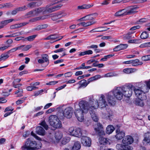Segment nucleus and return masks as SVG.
<instances>
[{
	"label": "nucleus",
	"instance_id": "62",
	"mask_svg": "<svg viewBox=\"0 0 150 150\" xmlns=\"http://www.w3.org/2000/svg\"><path fill=\"white\" fill-rule=\"evenodd\" d=\"M77 25L79 26L81 25H82L83 27H88L87 25V23H86V21L81 22V23L78 24H77Z\"/></svg>",
	"mask_w": 150,
	"mask_h": 150
},
{
	"label": "nucleus",
	"instance_id": "48",
	"mask_svg": "<svg viewBox=\"0 0 150 150\" xmlns=\"http://www.w3.org/2000/svg\"><path fill=\"white\" fill-rule=\"evenodd\" d=\"M141 94L140 95V97H138L139 98L141 99L142 100H145L146 98V96L145 93L143 91Z\"/></svg>",
	"mask_w": 150,
	"mask_h": 150
},
{
	"label": "nucleus",
	"instance_id": "7",
	"mask_svg": "<svg viewBox=\"0 0 150 150\" xmlns=\"http://www.w3.org/2000/svg\"><path fill=\"white\" fill-rule=\"evenodd\" d=\"M84 134L85 136H82V138L81 139V143L85 146L90 147L91 145V140L90 138L86 136V132Z\"/></svg>",
	"mask_w": 150,
	"mask_h": 150
},
{
	"label": "nucleus",
	"instance_id": "33",
	"mask_svg": "<svg viewBox=\"0 0 150 150\" xmlns=\"http://www.w3.org/2000/svg\"><path fill=\"white\" fill-rule=\"evenodd\" d=\"M79 83L80 85L79 88H81L83 87H86L89 83L88 82H86V80L83 79L79 81Z\"/></svg>",
	"mask_w": 150,
	"mask_h": 150
},
{
	"label": "nucleus",
	"instance_id": "30",
	"mask_svg": "<svg viewBox=\"0 0 150 150\" xmlns=\"http://www.w3.org/2000/svg\"><path fill=\"white\" fill-rule=\"evenodd\" d=\"M143 140L148 143L150 142V133H145Z\"/></svg>",
	"mask_w": 150,
	"mask_h": 150
},
{
	"label": "nucleus",
	"instance_id": "59",
	"mask_svg": "<svg viewBox=\"0 0 150 150\" xmlns=\"http://www.w3.org/2000/svg\"><path fill=\"white\" fill-rule=\"evenodd\" d=\"M115 76L114 73L112 72H109L104 75L105 77H111Z\"/></svg>",
	"mask_w": 150,
	"mask_h": 150
},
{
	"label": "nucleus",
	"instance_id": "25",
	"mask_svg": "<svg viewBox=\"0 0 150 150\" xmlns=\"http://www.w3.org/2000/svg\"><path fill=\"white\" fill-rule=\"evenodd\" d=\"M99 142L102 144L106 145L110 144L109 140L108 139L104 137H101L99 139Z\"/></svg>",
	"mask_w": 150,
	"mask_h": 150
},
{
	"label": "nucleus",
	"instance_id": "11",
	"mask_svg": "<svg viewBox=\"0 0 150 150\" xmlns=\"http://www.w3.org/2000/svg\"><path fill=\"white\" fill-rule=\"evenodd\" d=\"M72 109L70 107L67 108L64 110L63 113L64 116L67 118H70L71 117L72 114Z\"/></svg>",
	"mask_w": 150,
	"mask_h": 150
},
{
	"label": "nucleus",
	"instance_id": "43",
	"mask_svg": "<svg viewBox=\"0 0 150 150\" xmlns=\"http://www.w3.org/2000/svg\"><path fill=\"white\" fill-rule=\"evenodd\" d=\"M37 36V35H32L26 38V39L29 41H33L36 37Z\"/></svg>",
	"mask_w": 150,
	"mask_h": 150
},
{
	"label": "nucleus",
	"instance_id": "54",
	"mask_svg": "<svg viewBox=\"0 0 150 150\" xmlns=\"http://www.w3.org/2000/svg\"><path fill=\"white\" fill-rule=\"evenodd\" d=\"M74 130L75 129H74V127H71L69 128L68 132L71 135L73 136Z\"/></svg>",
	"mask_w": 150,
	"mask_h": 150
},
{
	"label": "nucleus",
	"instance_id": "10",
	"mask_svg": "<svg viewBox=\"0 0 150 150\" xmlns=\"http://www.w3.org/2000/svg\"><path fill=\"white\" fill-rule=\"evenodd\" d=\"M138 7L136 6H131L126 7L125 10L126 13L125 14L130 15L135 13L137 12Z\"/></svg>",
	"mask_w": 150,
	"mask_h": 150
},
{
	"label": "nucleus",
	"instance_id": "50",
	"mask_svg": "<svg viewBox=\"0 0 150 150\" xmlns=\"http://www.w3.org/2000/svg\"><path fill=\"white\" fill-rule=\"evenodd\" d=\"M16 8V10L18 11H23L27 9V7L25 6H23L20 7H17Z\"/></svg>",
	"mask_w": 150,
	"mask_h": 150
},
{
	"label": "nucleus",
	"instance_id": "35",
	"mask_svg": "<svg viewBox=\"0 0 150 150\" xmlns=\"http://www.w3.org/2000/svg\"><path fill=\"white\" fill-rule=\"evenodd\" d=\"M143 64L141 62H140L139 60L136 59L134 60H132V64L133 66H136L139 65H142Z\"/></svg>",
	"mask_w": 150,
	"mask_h": 150
},
{
	"label": "nucleus",
	"instance_id": "45",
	"mask_svg": "<svg viewBox=\"0 0 150 150\" xmlns=\"http://www.w3.org/2000/svg\"><path fill=\"white\" fill-rule=\"evenodd\" d=\"M21 80V79H15L12 82L13 86L14 87H16L15 86L16 85L19 83Z\"/></svg>",
	"mask_w": 150,
	"mask_h": 150
},
{
	"label": "nucleus",
	"instance_id": "6",
	"mask_svg": "<svg viewBox=\"0 0 150 150\" xmlns=\"http://www.w3.org/2000/svg\"><path fill=\"white\" fill-rule=\"evenodd\" d=\"M123 96L127 98L130 97L132 93V89L134 88L133 86L131 85V87L129 88L127 86H123L121 87Z\"/></svg>",
	"mask_w": 150,
	"mask_h": 150
},
{
	"label": "nucleus",
	"instance_id": "51",
	"mask_svg": "<svg viewBox=\"0 0 150 150\" xmlns=\"http://www.w3.org/2000/svg\"><path fill=\"white\" fill-rule=\"evenodd\" d=\"M40 125L43 127L46 130L48 129V126L47 125L45 122V121H42L40 123Z\"/></svg>",
	"mask_w": 150,
	"mask_h": 150
},
{
	"label": "nucleus",
	"instance_id": "2",
	"mask_svg": "<svg viewBox=\"0 0 150 150\" xmlns=\"http://www.w3.org/2000/svg\"><path fill=\"white\" fill-rule=\"evenodd\" d=\"M88 98H89V103L91 106L90 109L93 108L94 109H96L98 108V106L100 107L101 108H103L108 106L105 96L103 95H101L98 103L97 100H94L93 96H90L88 97Z\"/></svg>",
	"mask_w": 150,
	"mask_h": 150
},
{
	"label": "nucleus",
	"instance_id": "37",
	"mask_svg": "<svg viewBox=\"0 0 150 150\" xmlns=\"http://www.w3.org/2000/svg\"><path fill=\"white\" fill-rule=\"evenodd\" d=\"M62 137V134L60 132H57L55 133V137L56 140L59 141Z\"/></svg>",
	"mask_w": 150,
	"mask_h": 150
},
{
	"label": "nucleus",
	"instance_id": "12",
	"mask_svg": "<svg viewBox=\"0 0 150 150\" xmlns=\"http://www.w3.org/2000/svg\"><path fill=\"white\" fill-rule=\"evenodd\" d=\"M65 15L62 11L59 12L52 14L51 16V19L53 21H56L64 17Z\"/></svg>",
	"mask_w": 150,
	"mask_h": 150
},
{
	"label": "nucleus",
	"instance_id": "39",
	"mask_svg": "<svg viewBox=\"0 0 150 150\" xmlns=\"http://www.w3.org/2000/svg\"><path fill=\"white\" fill-rule=\"evenodd\" d=\"M42 59L44 60V62H47V64L49 63V56L47 54H43L41 55Z\"/></svg>",
	"mask_w": 150,
	"mask_h": 150
},
{
	"label": "nucleus",
	"instance_id": "18",
	"mask_svg": "<svg viewBox=\"0 0 150 150\" xmlns=\"http://www.w3.org/2000/svg\"><path fill=\"white\" fill-rule=\"evenodd\" d=\"M116 133L115 136L117 140H120L123 138L125 136V133L124 132L120 131L119 129H117L116 131Z\"/></svg>",
	"mask_w": 150,
	"mask_h": 150
},
{
	"label": "nucleus",
	"instance_id": "20",
	"mask_svg": "<svg viewBox=\"0 0 150 150\" xmlns=\"http://www.w3.org/2000/svg\"><path fill=\"white\" fill-rule=\"evenodd\" d=\"M127 47V45L126 44H121L115 47L113 49L114 51H118L121 50H124Z\"/></svg>",
	"mask_w": 150,
	"mask_h": 150
},
{
	"label": "nucleus",
	"instance_id": "29",
	"mask_svg": "<svg viewBox=\"0 0 150 150\" xmlns=\"http://www.w3.org/2000/svg\"><path fill=\"white\" fill-rule=\"evenodd\" d=\"M137 70L134 68H127L123 69V72L126 74H130L134 72Z\"/></svg>",
	"mask_w": 150,
	"mask_h": 150
},
{
	"label": "nucleus",
	"instance_id": "4",
	"mask_svg": "<svg viewBox=\"0 0 150 150\" xmlns=\"http://www.w3.org/2000/svg\"><path fill=\"white\" fill-rule=\"evenodd\" d=\"M48 121L50 125L54 128H60L62 127L61 122L56 115H51L49 117Z\"/></svg>",
	"mask_w": 150,
	"mask_h": 150
},
{
	"label": "nucleus",
	"instance_id": "21",
	"mask_svg": "<svg viewBox=\"0 0 150 150\" xmlns=\"http://www.w3.org/2000/svg\"><path fill=\"white\" fill-rule=\"evenodd\" d=\"M41 4H38L37 2H32L28 4L26 7L30 8H33L40 6Z\"/></svg>",
	"mask_w": 150,
	"mask_h": 150
},
{
	"label": "nucleus",
	"instance_id": "60",
	"mask_svg": "<svg viewBox=\"0 0 150 150\" xmlns=\"http://www.w3.org/2000/svg\"><path fill=\"white\" fill-rule=\"evenodd\" d=\"M16 50H17L16 47H14L8 51L7 53L8 54H9L11 53L14 52Z\"/></svg>",
	"mask_w": 150,
	"mask_h": 150
},
{
	"label": "nucleus",
	"instance_id": "14",
	"mask_svg": "<svg viewBox=\"0 0 150 150\" xmlns=\"http://www.w3.org/2000/svg\"><path fill=\"white\" fill-rule=\"evenodd\" d=\"M63 5L62 4H58L57 5L50 7L48 8L46 7V11L49 13H51L54 12L55 11L59 9L61 6H62Z\"/></svg>",
	"mask_w": 150,
	"mask_h": 150
},
{
	"label": "nucleus",
	"instance_id": "63",
	"mask_svg": "<svg viewBox=\"0 0 150 150\" xmlns=\"http://www.w3.org/2000/svg\"><path fill=\"white\" fill-rule=\"evenodd\" d=\"M13 110V108L11 107H7L5 109L4 112H5L6 111H11L12 112Z\"/></svg>",
	"mask_w": 150,
	"mask_h": 150
},
{
	"label": "nucleus",
	"instance_id": "27",
	"mask_svg": "<svg viewBox=\"0 0 150 150\" xmlns=\"http://www.w3.org/2000/svg\"><path fill=\"white\" fill-rule=\"evenodd\" d=\"M144 100L138 98L137 99H136L135 100V104L136 105L140 106H143L144 105Z\"/></svg>",
	"mask_w": 150,
	"mask_h": 150
},
{
	"label": "nucleus",
	"instance_id": "28",
	"mask_svg": "<svg viewBox=\"0 0 150 150\" xmlns=\"http://www.w3.org/2000/svg\"><path fill=\"white\" fill-rule=\"evenodd\" d=\"M132 33H129L126 34L124 35H123V38L124 40H129L130 39H132L134 38L135 35L133 36Z\"/></svg>",
	"mask_w": 150,
	"mask_h": 150
},
{
	"label": "nucleus",
	"instance_id": "34",
	"mask_svg": "<svg viewBox=\"0 0 150 150\" xmlns=\"http://www.w3.org/2000/svg\"><path fill=\"white\" fill-rule=\"evenodd\" d=\"M125 10V9H124L117 11L115 13V16H118L127 15V14H125L126 13V11H125V12H123Z\"/></svg>",
	"mask_w": 150,
	"mask_h": 150
},
{
	"label": "nucleus",
	"instance_id": "3",
	"mask_svg": "<svg viewBox=\"0 0 150 150\" xmlns=\"http://www.w3.org/2000/svg\"><path fill=\"white\" fill-rule=\"evenodd\" d=\"M41 144L33 141L30 139H28L24 144L22 146V150H32L33 149H39L41 147Z\"/></svg>",
	"mask_w": 150,
	"mask_h": 150
},
{
	"label": "nucleus",
	"instance_id": "40",
	"mask_svg": "<svg viewBox=\"0 0 150 150\" xmlns=\"http://www.w3.org/2000/svg\"><path fill=\"white\" fill-rule=\"evenodd\" d=\"M148 37L149 34L146 31L142 32L140 35L141 38L143 39L147 38Z\"/></svg>",
	"mask_w": 150,
	"mask_h": 150
},
{
	"label": "nucleus",
	"instance_id": "41",
	"mask_svg": "<svg viewBox=\"0 0 150 150\" xmlns=\"http://www.w3.org/2000/svg\"><path fill=\"white\" fill-rule=\"evenodd\" d=\"M9 56L8 54H2L1 55L0 58V61H5L7 58L9 57Z\"/></svg>",
	"mask_w": 150,
	"mask_h": 150
},
{
	"label": "nucleus",
	"instance_id": "13",
	"mask_svg": "<svg viewBox=\"0 0 150 150\" xmlns=\"http://www.w3.org/2000/svg\"><path fill=\"white\" fill-rule=\"evenodd\" d=\"M86 132L85 131H82L79 128H77L74 130L73 136L77 137L84 136V133Z\"/></svg>",
	"mask_w": 150,
	"mask_h": 150
},
{
	"label": "nucleus",
	"instance_id": "61",
	"mask_svg": "<svg viewBox=\"0 0 150 150\" xmlns=\"http://www.w3.org/2000/svg\"><path fill=\"white\" fill-rule=\"evenodd\" d=\"M139 40H129L128 42L129 43H138Z\"/></svg>",
	"mask_w": 150,
	"mask_h": 150
},
{
	"label": "nucleus",
	"instance_id": "32",
	"mask_svg": "<svg viewBox=\"0 0 150 150\" xmlns=\"http://www.w3.org/2000/svg\"><path fill=\"white\" fill-rule=\"evenodd\" d=\"M114 130V128L111 125H108L106 128V133L108 134H110L112 133Z\"/></svg>",
	"mask_w": 150,
	"mask_h": 150
},
{
	"label": "nucleus",
	"instance_id": "9",
	"mask_svg": "<svg viewBox=\"0 0 150 150\" xmlns=\"http://www.w3.org/2000/svg\"><path fill=\"white\" fill-rule=\"evenodd\" d=\"M97 127L94 128V130L100 136L105 135V132L103 130V127L100 123H97Z\"/></svg>",
	"mask_w": 150,
	"mask_h": 150
},
{
	"label": "nucleus",
	"instance_id": "22",
	"mask_svg": "<svg viewBox=\"0 0 150 150\" xmlns=\"http://www.w3.org/2000/svg\"><path fill=\"white\" fill-rule=\"evenodd\" d=\"M36 132L39 135H44L45 134V131L42 127L38 126L36 129Z\"/></svg>",
	"mask_w": 150,
	"mask_h": 150
},
{
	"label": "nucleus",
	"instance_id": "36",
	"mask_svg": "<svg viewBox=\"0 0 150 150\" xmlns=\"http://www.w3.org/2000/svg\"><path fill=\"white\" fill-rule=\"evenodd\" d=\"M100 78V76L99 75H96L93 76L88 80V82L89 83L91 82L96 80Z\"/></svg>",
	"mask_w": 150,
	"mask_h": 150
},
{
	"label": "nucleus",
	"instance_id": "16",
	"mask_svg": "<svg viewBox=\"0 0 150 150\" xmlns=\"http://www.w3.org/2000/svg\"><path fill=\"white\" fill-rule=\"evenodd\" d=\"M90 107L91 106L90 105L88 110L89 111V113L91 115V117L94 121L96 122H97L98 120V118L95 112L94 111V110L95 109L93 108L90 109Z\"/></svg>",
	"mask_w": 150,
	"mask_h": 150
},
{
	"label": "nucleus",
	"instance_id": "47",
	"mask_svg": "<svg viewBox=\"0 0 150 150\" xmlns=\"http://www.w3.org/2000/svg\"><path fill=\"white\" fill-rule=\"evenodd\" d=\"M37 88H38V87L33 85L28 86L26 88V89L28 91H31Z\"/></svg>",
	"mask_w": 150,
	"mask_h": 150
},
{
	"label": "nucleus",
	"instance_id": "19",
	"mask_svg": "<svg viewBox=\"0 0 150 150\" xmlns=\"http://www.w3.org/2000/svg\"><path fill=\"white\" fill-rule=\"evenodd\" d=\"M34 11L35 15L37 16L42 13L46 12V7H39L34 10Z\"/></svg>",
	"mask_w": 150,
	"mask_h": 150
},
{
	"label": "nucleus",
	"instance_id": "23",
	"mask_svg": "<svg viewBox=\"0 0 150 150\" xmlns=\"http://www.w3.org/2000/svg\"><path fill=\"white\" fill-rule=\"evenodd\" d=\"M94 19L92 14L87 15L79 19L81 21H93Z\"/></svg>",
	"mask_w": 150,
	"mask_h": 150
},
{
	"label": "nucleus",
	"instance_id": "5",
	"mask_svg": "<svg viewBox=\"0 0 150 150\" xmlns=\"http://www.w3.org/2000/svg\"><path fill=\"white\" fill-rule=\"evenodd\" d=\"M122 89L121 87H117L112 91L113 93V95L116 99L120 100L122 98L123 94Z\"/></svg>",
	"mask_w": 150,
	"mask_h": 150
},
{
	"label": "nucleus",
	"instance_id": "46",
	"mask_svg": "<svg viewBox=\"0 0 150 150\" xmlns=\"http://www.w3.org/2000/svg\"><path fill=\"white\" fill-rule=\"evenodd\" d=\"M23 51H25L28 50L31 48L32 47V45H23Z\"/></svg>",
	"mask_w": 150,
	"mask_h": 150
},
{
	"label": "nucleus",
	"instance_id": "57",
	"mask_svg": "<svg viewBox=\"0 0 150 150\" xmlns=\"http://www.w3.org/2000/svg\"><path fill=\"white\" fill-rule=\"evenodd\" d=\"M150 47V42L145 43L140 45V47Z\"/></svg>",
	"mask_w": 150,
	"mask_h": 150
},
{
	"label": "nucleus",
	"instance_id": "8",
	"mask_svg": "<svg viewBox=\"0 0 150 150\" xmlns=\"http://www.w3.org/2000/svg\"><path fill=\"white\" fill-rule=\"evenodd\" d=\"M112 95H113L112 92H110L107 94V98L108 103L112 105H114L115 103L116 98Z\"/></svg>",
	"mask_w": 150,
	"mask_h": 150
},
{
	"label": "nucleus",
	"instance_id": "58",
	"mask_svg": "<svg viewBox=\"0 0 150 150\" xmlns=\"http://www.w3.org/2000/svg\"><path fill=\"white\" fill-rule=\"evenodd\" d=\"M34 11V10H33L32 11H31L28 12L27 14V15L29 16V17H33L35 16V15Z\"/></svg>",
	"mask_w": 150,
	"mask_h": 150
},
{
	"label": "nucleus",
	"instance_id": "24",
	"mask_svg": "<svg viewBox=\"0 0 150 150\" xmlns=\"http://www.w3.org/2000/svg\"><path fill=\"white\" fill-rule=\"evenodd\" d=\"M81 147L80 142L79 141L75 142L74 145L72 147L71 150H79Z\"/></svg>",
	"mask_w": 150,
	"mask_h": 150
},
{
	"label": "nucleus",
	"instance_id": "56",
	"mask_svg": "<svg viewBox=\"0 0 150 150\" xmlns=\"http://www.w3.org/2000/svg\"><path fill=\"white\" fill-rule=\"evenodd\" d=\"M87 26H89L92 25L94 24L96 22L94 21H86Z\"/></svg>",
	"mask_w": 150,
	"mask_h": 150
},
{
	"label": "nucleus",
	"instance_id": "53",
	"mask_svg": "<svg viewBox=\"0 0 150 150\" xmlns=\"http://www.w3.org/2000/svg\"><path fill=\"white\" fill-rule=\"evenodd\" d=\"M43 91L44 90L43 89L35 91L34 92V96H37L40 95H41Z\"/></svg>",
	"mask_w": 150,
	"mask_h": 150
},
{
	"label": "nucleus",
	"instance_id": "15",
	"mask_svg": "<svg viewBox=\"0 0 150 150\" xmlns=\"http://www.w3.org/2000/svg\"><path fill=\"white\" fill-rule=\"evenodd\" d=\"M134 139L132 137L130 136H126L122 140L123 144H130L132 143Z\"/></svg>",
	"mask_w": 150,
	"mask_h": 150
},
{
	"label": "nucleus",
	"instance_id": "31",
	"mask_svg": "<svg viewBox=\"0 0 150 150\" xmlns=\"http://www.w3.org/2000/svg\"><path fill=\"white\" fill-rule=\"evenodd\" d=\"M14 20L13 19H10L8 20H5L2 21L1 22V25L2 26H3V27L4 26L8 24L13 21Z\"/></svg>",
	"mask_w": 150,
	"mask_h": 150
},
{
	"label": "nucleus",
	"instance_id": "26",
	"mask_svg": "<svg viewBox=\"0 0 150 150\" xmlns=\"http://www.w3.org/2000/svg\"><path fill=\"white\" fill-rule=\"evenodd\" d=\"M93 5L83 4L81 6H77V9L78 10L84 9L89 8L92 7Z\"/></svg>",
	"mask_w": 150,
	"mask_h": 150
},
{
	"label": "nucleus",
	"instance_id": "38",
	"mask_svg": "<svg viewBox=\"0 0 150 150\" xmlns=\"http://www.w3.org/2000/svg\"><path fill=\"white\" fill-rule=\"evenodd\" d=\"M133 89L134 90V91L135 93V94L138 98V97H140V95L141 94V93L143 91L139 89L136 88H133Z\"/></svg>",
	"mask_w": 150,
	"mask_h": 150
},
{
	"label": "nucleus",
	"instance_id": "1",
	"mask_svg": "<svg viewBox=\"0 0 150 150\" xmlns=\"http://www.w3.org/2000/svg\"><path fill=\"white\" fill-rule=\"evenodd\" d=\"M80 108L75 110L74 113L78 120L80 122L84 120L83 113L88 112L90 106L88 102L84 101H81L79 103Z\"/></svg>",
	"mask_w": 150,
	"mask_h": 150
},
{
	"label": "nucleus",
	"instance_id": "17",
	"mask_svg": "<svg viewBox=\"0 0 150 150\" xmlns=\"http://www.w3.org/2000/svg\"><path fill=\"white\" fill-rule=\"evenodd\" d=\"M109 29L110 28L105 27H100L92 30L89 32V33H92L95 32H101L106 31Z\"/></svg>",
	"mask_w": 150,
	"mask_h": 150
},
{
	"label": "nucleus",
	"instance_id": "42",
	"mask_svg": "<svg viewBox=\"0 0 150 150\" xmlns=\"http://www.w3.org/2000/svg\"><path fill=\"white\" fill-rule=\"evenodd\" d=\"M127 145H123V150H133V148L132 147Z\"/></svg>",
	"mask_w": 150,
	"mask_h": 150
},
{
	"label": "nucleus",
	"instance_id": "44",
	"mask_svg": "<svg viewBox=\"0 0 150 150\" xmlns=\"http://www.w3.org/2000/svg\"><path fill=\"white\" fill-rule=\"evenodd\" d=\"M26 97H24L18 100L16 102V103L18 105L22 104L23 103L25 100Z\"/></svg>",
	"mask_w": 150,
	"mask_h": 150
},
{
	"label": "nucleus",
	"instance_id": "55",
	"mask_svg": "<svg viewBox=\"0 0 150 150\" xmlns=\"http://www.w3.org/2000/svg\"><path fill=\"white\" fill-rule=\"evenodd\" d=\"M20 28L19 24H17L11 25L10 27V28L11 29H15Z\"/></svg>",
	"mask_w": 150,
	"mask_h": 150
},
{
	"label": "nucleus",
	"instance_id": "52",
	"mask_svg": "<svg viewBox=\"0 0 150 150\" xmlns=\"http://www.w3.org/2000/svg\"><path fill=\"white\" fill-rule=\"evenodd\" d=\"M46 16H44L35 18L33 19V21H36L40 20H43L46 18Z\"/></svg>",
	"mask_w": 150,
	"mask_h": 150
},
{
	"label": "nucleus",
	"instance_id": "49",
	"mask_svg": "<svg viewBox=\"0 0 150 150\" xmlns=\"http://www.w3.org/2000/svg\"><path fill=\"white\" fill-rule=\"evenodd\" d=\"M142 59L144 61L150 60V55L144 56L142 57Z\"/></svg>",
	"mask_w": 150,
	"mask_h": 150
},
{
	"label": "nucleus",
	"instance_id": "64",
	"mask_svg": "<svg viewBox=\"0 0 150 150\" xmlns=\"http://www.w3.org/2000/svg\"><path fill=\"white\" fill-rule=\"evenodd\" d=\"M123 144H117L116 145V148L117 149L122 150Z\"/></svg>",
	"mask_w": 150,
	"mask_h": 150
}]
</instances>
